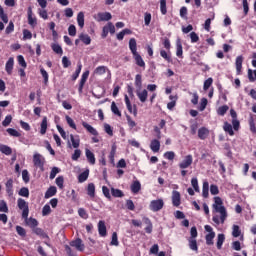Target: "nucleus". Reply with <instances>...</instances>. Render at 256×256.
<instances>
[{"label": "nucleus", "instance_id": "9b49d317", "mask_svg": "<svg viewBox=\"0 0 256 256\" xmlns=\"http://www.w3.org/2000/svg\"><path fill=\"white\" fill-rule=\"evenodd\" d=\"M113 19V16L111 15L110 12H99L97 14L96 21L101 22V21H111Z\"/></svg>", "mask_w": 256, "mask_h": 256}, {"label": "nucleus", "instance_id": "6e6d98bb", "mask_svg": "<svg viewBox=\"0 0 256 256\" xmlns=\"http://www.w3.org/2000/svg\"><path fill=\"white\" fill-rule=\"evenodd\" d=\"M78 215L79 217H81V219H89V214L87 213V210H85V208H79Z\"/></svg>", "mask_w": 256, "mask_h": 256}, {"label": "nucleus", "instance_id": "37998d69", "mask_svg": "<svg viewBox=\"0 0 256 256\" xmlns=\"http://www.w3.org/2000/svg\"><path fill=\"white\" fill-rule=\"evenodd\" d=\"M229 111V106L227 105H223V106H220L218 109H217V115H220V117H224V115Z\"/></svg>", "mask_w": 256, "mask_h": 256}, {"label": "nucleus", "instance_id": "72a5a7b5", "mask_svg": "<svg viewBox=\"0 0 256 256\" xmlns=\"http://www.w3.org/2000/svg\"><path fill=\"white\" fill-rule=\"evenodd\" d=\"M79 39L82 41V43H84V45H91V36H89V34L81 33L79 35Z\"/></svg>", "mask_w": 256, "mask_h": 256}, {"label": "nucleus", "instance_id": "052dcab7", "mask_svg": "<svg viewBox=\"0 0 256 256\" xmlns=\"http://www.w3.org/2000/svg\"><path fill=\"white\" fill-rule=\"evenodd\" d=\"M110 245H114L115 247H119V239L117 237V232H113L112 240L110 242Z\"/></svg>", "mask_w": 256, "mask_h": 256}, {"label": "nucleus", "instance_id": "0e129e2a", "mask_svg": "<svg viewBox=\"0 0 256 256\" xmlns=\"http://www.w3.org/2000/svg\"><path fill=\"white\" fill-rule=\"evenodd\" d=\"M22 179H23L24 183H29V181L31 180V178L29 176V171L27 169L22 171Z\"/></svg>", "mask_w": 256, "mask_h": 256}, {"label": "nucleus", "instance_id": "b1692460", "mask_svg": "<svg viewBox=\"0 0 256 256\" xmlns=\"http://www.w3.org/2000/svg\"><path fill=\"white\" fill-rule=\"evenodd\" d=\"M85 153H86V159L90 163V165H95V161H96L95 154L89 149H86Z\"/></svg>", "mask_w": 256, "mask_h": 256}, {"label": "nucleus", "instance_id": "dca6fc26", "mask_svg": "<svg viewBox=\"0 0 256 256\" xmlns=\"http://www.w3.org/2000/svg\"><path fill=\"white\" fill-rule=\"evenodd\" d=\"M82 127L88 131L91 135H94V137H97L99 135V132H97V129H95L93 126L89 125V123L82 121Z\"/></svg>", "mask_w": 256, "mask_h": 256}, {"label": "nucleus", "instance_id": "4be33fe9", "mask_svg": "<svg viewBox=\"0 0 256 256\" xmlns=\"http://www.w3.org/2000/svg\"><path fill=\"white\" fill-rule=\"evenodd\" d=\"M70 141L74 149H79V145H81V140L79 139V135L74 136L73 134H71Z\"/></svg>", "mask_w": 256, "mask_h": 256}, {"label": "nucleus", "instance_id": "0eeeda50", "mask_svg": "<svg viewBox=\"0 0 256 256\" xmlns=\"http://www.w3.org/2000/svg\"><path fill=\"white\" fill-rule=\"evenodd\" d=\"M193 165V156L191 154L185 156L184 160L179 164L180 169H188Z\"/></svg>", "mask_w": 256, "mask_h": 256}, {"label": "nucleus", "instance_id": "2f4dec72", "mask_svg": "<svg viewBox=\"0 0 256 256\" xmlns=\"http://www.w3.org/2000/svg\"><path fill=\"white\" fill-rule=\"evenodd\" d=\"M188 243H189V248L191 249V251H195L196 253L199 251V246L197 245L196 239L189 238Z\"/></svg>", "mask_w": 256, "mask_h": 256}, {"label": "nucleus", "instance_id": "c85d7f7f", "mask_svg": "<svg viewBox=\"0 0 256 256\" xmlns=\"http://www.w3.org/2000/svg\"><path fill=\"white\" fill-rule=\"evenodd\" d=\"M57 195V187L50 186L45 193V199H50V197H55Z\"/></svg>", "mask_w": 256, "mask_h": 256}, {"label": "nucleus", "instance_id": "9d476101", "mask_svg": "<svg viewBox=\"0 0 256 256\" xmlns=\"http://www.w3.org/2000/svg\"><path fill=\"white\" fill-rule=\"evenodd\" d=\"M70 246L75 247L77 251H85V244H83V240H81V238H77L70 242Z\"/></svg>", "mask_w": 256, "mask_h": 256}, {"label": "nucleus", "instance_id": "f3484780", "mask_svg": "<svg viewBox=\"0 0 256 256\" xmlns=\"http://www.w3.org/2000/svg\"><path fill=\"white\" fill-rule=\"evenodd\" d=\"M150 149L153 153H159L161 149V142L158 139H153L150 143Z\"/></svg>", "mask_w": 256, "mask_h": 256}, {"label": "nucleus", "instance_id": "c9c22d12", "mask_svg": "<svg viewBox=\"0 0 256 256\" xmlns=\"http://www.w3.org/2000/svg\"><path fill=\"white\" fill-rule=\"evenodd\" d=\"M176 55L183 59V44H181V40L176 42Z\"/></svg>", "mask_w": 256, "mask_h": 256}, {"label": "nucleus", "instance_id": "69168bd1", "mask_svg": "<svg viewBox=\"0 0 256 256\" xmlns=\"http://www.w3.org/2000/svg\"><path fill=\"white\" fill-rule=\"evenodd\" d=\"M63 183H65V178H63V176H58L56 178V185L59 187V189H63Z\"/></svg>", "mask_w": 256, "mask_h": 256}, {"label": "nucleus", "instance_id": "aec40b11", "mask_svg": "<svg viewBox=\"0 0 256 256\" xmlns=\"http://www.w3.org/2000/svg\"><path fill=\"white\" fill-rule=\"evenodd\" d=\"M136 95L141 103H145L147 101L149 92H147L146 89H144L142 91L137 90Z\"/></svg>", "mask_w": 256, "mask_h": 256}, {"label": "nucleus", "instance_id": "ea45409f", "mask_svg": "<svg viewBox=\"0 0 256 256\" xmlns=\"http://www.w3.org/2000/svg\"><path fill=\"white\" fill-rule=\"evenodd\" d=\"M135 87H137V89H141V87H143V77L141 76V74H137L135 76Z\"/></svg>", "mask_w": 256, "mask_h": 256}, {"label": "nucleus", "instance_id": "a18cd8bd", "mask_svg": "<svg viewBox=\"0 0 256 256\" xmlns=\"http://www.w3.org/2000/svg\"><path fill=\"white\" fill-rule=\"evenodd\" d=\"M223 243H225V234H218L217 249H221V247H223Z\"/></svg>", "mask_w": 256, "mask_h": 256}, {"label": "nucleus", "instance_id": "39448f33", "mask_svg": "<svg viewBox=\"0 0 256 256\" xmlns=\"http://www.w3.org/2000/svg\"><path fill=\"white\" fill-rule=\"evenodd\" d=\"M164 206L165 202H163V199L152 200L150 202L149 209L150 211L157 213V211H161V209H163Z\"/></svg>", "mask_w": 256, "mask_h": 256}, {"label": "nucleus", "instance_id": "c03bdc74", "mask_svg": "<svg viewBox=\"0 0 256 256\" xmlns=\"http://www.w3.org/2000/svg\"><path fill=\"white\" fill-rule=\"evenodd\" d=\"M66 119V123L69 125V127H71V129H74L75 131H77V125L75 124V121L73 120V118H71V116L67 115L65 117Z\"/></svg>", "mask_w": 256, "mask_h": 256}, {"label": "nucleus", "instance_id": "c756f323", "mask_svg": "<svg viewBox=\"0 0 256 256\" xmlns=\"http://www.w3.org/2000/svg\"><path fill=\"white\" fill-rule=\"evenodd\" d=\"M223 130L225 133L229 134L230 137H233L235 135V132L233 131V126L229 122H224Z\"/></svg>", "mask_w": 256, "mask_h": 256}, {"label": "nucleus", "instance_id": "7ed1b4c3", "mask_svg": "<svg viewBox=\"0 0 256 256\" xmlns=\"http://www.w3.org/2000/svg\"><path fill=\"white\" fill-rule=\"evenodd\" d=\"M33 163L34 167L40 169V171H45V157L39 153H35L33 155Z\"/></svg>", "mask_w": 256, "mask_h": 256}, {"label": "nucleus", "instance_id": "393cba45", "mask_svg": "<svg viewBox=\"0 0 256 256\" xmlns=\"http://www.w3.org/2000/svg\"><path fill=\"white\" fill-rule=\"evenodd\" d=\"M28 24L31 27H35V25H37V18L33 17V10L31 8L28 9Z\"/></svg>", "mask_w": 256, "mask_h": 256}, {"label": "nucleus", "instance_id": "f8f14e48", "mask_svg": "<svg viewBox=\"0 0 256 256\" xmlns=\"http://www.w3.org/2000/svg\"><path fill=\"white\" fill-rule=\"evenodd\" d=\"M15 65V59L10 57L5 65V71L8 75H13V67Z\"/></svg>", "mask_w": 256, "mask_h": 256}, {"label": "nucleus", "instance_id": "79ce46f5", "mask_svg": "<svg viewBox=\"0 0 256 256\" xmlns=\"http://www.w3.org/2000/svg\"><path fill=\"white\" fill-rule=\"evenodd\" d=\"M51 49L57 55H63V48L61 47V45L54 43V44L51 45Z\"/></svg>", "mask_w": 256, "mask_h": 256}, {"label": "nucleus", "instance_id": "58836bf2", "mask_svg": "<svg viewBox=\"0 0 256 256\" xmlns=\"http://www.w3.org/2000/svg\"><path fill=\"white\" fill-rule=\"evenodd\" d=\"M107 73V67L106 66H98L94 72L93 75H105Z\"/></svg>", "mask_w": 256, "mask_h": 256}, {"label": "nucleus", "instance_id": "4d7b16f0", "mask_svg": "<svg viewBox=\"0 0 256 256\" xmlns=\"http://www.w3.org/2000/svg\"><path fill=\"white\" fill-rule=\"evenodd\" d=\"M111 194H112V197H124L125 195L123 194V191L116 188H111Z\"/></svg>", "mask_w": 256, "mask_h": 256}, {"label": "nucleus", "instance_id": "603ef678", "mask_svg": "<svg viewBox=\"0 0 256 256\" xmlns=\"http://www.w3.org/2000/svg\"><path fill=\"white\" fill-rule=\"evenodd\" d=\"M40 73L44 79V85H47L49 83V73H47V70L44 68L40 69Z\"/></svg>", "mask_w": 256, "mask_h": 256}, {"label": "nucleus", "instance_id": "5701e85b", "mask_svg": "<svg viewBox=\"0 0 256 256\" xmlns=\"http://www.w3.org/2000/svg\"><path fill=\"white\" fill-rule=\"evenodd\" d=\"M130 189H131L132 193H134V195H137V193H139V191H141V182H139V180L134 181L131 184Z\"/></svg>", "mask_w": 256, "mask_h": 256}, {"label": "nucleus", "instance_id": "a211bd4d", "mask_svg": "<svg viewBox=\"0 0 256 256\" xmlns=\"http://www.w3.org/2000/svg\"><path fill=\"white\" fill-rule=\"evenodd\" d=\"M133 58L138 67L145 69V61L143 60V57H141V54H139V52L136 54H133Z\"/></svg>", "mask_w": 256, "mask_h": 256}, {"label": "nucleus", "instance_id": "a878e982", "mask_svg": "<svg viewBox=\"0 0 256 256\" xmlns=\"http://www.w3.org/2000/svg\"><path fill=\"white\" fill-rule=\"evenodd\" d=\"M5 187L8 197H11L13 195V179L10 178L9 180H7V182L5 183Z\"/></svg>", "mask_w": 256, "mask_h": 256}, {"label": "nucleus", "instance_id": "f704fd0d", "mask_svg": "<svg viewBox=\"0 0 256 256\" xmlns=\"http://www.w3.org/2000/svg\"><path fill=\"white\" fill-rule=\"evenodd\" d=\"M0 151L4 154V155H12L13 153V149H11V147L5 145V144H0Z\"/></svg>", "mask_w": 256, "mask_h": 256}, {"label": "nucleus", "instance_id": "4c0bfd02", "mask_svg": "<svg viewBox=\"0 0 256 256\" xmlns=\"http://www.w3.org/2000/svg\"><path fill=\"white\" fill-rule=\"evenodd\" d=\"M40 133L42 135H45V133H47V117L44 116L42 119V122L40 124Z\"/></svg>", "mask_w": 256, "mask_h": 256}, {"label": "nucleus", "instance_id": "680f3d73", "mask_svg": "<svg viewBox=\"0 0 256 256\" xmlns=\"http://www.w3.org/2000/svg\"><path fill=\"white\" fill-rule=\"evenodd\" d=\"M18 195H20V197H29V188L27 187H22L19 192Z\"/></svg>", "mask_w": 256, "mask_h": 256}, {"label": "nucleus", "instance_id": "6e6552de", "mask_svg": "<svg viewBox=\"0 0 256 256\" xmlns=\"http://www.w3.org/2000/svg\"><path fill=\"white\" fill-rule=\"evenodd\" d=\"M172 205L173 207L181 205V193L177 190L172 191Z\"/></svg>", "mask_w": 256, "mask_h": 256}, {"label": "nucleus", "instance_id": "4468645a", "mask_svg": "<svg viewBox=\"0 0 256 256\" xmlns=\"http://www.w3.org/2000/svg\"><path fill=\"white\" fill-rule=\"evenodd\" d=\"M98 232L100 237H107V226L105 225V221L100 220L98 222Z\"/></svg>", "mask_w": 256, "mask_h": 256}, {"label": "nucleus", "instance_id": "1a4fd4ad", "mask_svg": "<svg viewBox=\"0 0 256 256\" xmlns=\"http://www.w3.org/2000/svg\"><path fill=\"white\" fill-rule=\"evenodd\" d=\"M87 79H89V70H86L85 72H83L81 76L79 87H78L79 93H83V87H85V83H87Z\"/></svg>", "mask_w": 256, "mask_h": 256}, {"label": "nucleus", "instance_id": "2eb2a0df", "mask_svg": "<svg viewBox=\"0 0 256 256\" xmlns=\"http://www.w3.org/2000/svg\"><path fill=\"white\" fill-rule=\"evenodd\" d=\"M243 55L236 57V75H241V70L243 69Z\"/></svg>", "mask_w": 256, "mask_h": 256}, {"label": "nucleus", "instance_id": "412c9836", "mask_svg": "<svg viewBox=\"0 0 256 256\" xmlns=\"http://www.w3.org/2000/svg\"><path fill=\"white\" fill-rule=\"evenodd\" d=\"M160 56L164 61H167V63H173V58L171 57V51L168 52L166 50H160Z\"/></svg>", "mask_w": 256, "mask_h": 256}, {"label": "nucleus", "instance_id": "20e7f679", "mask_svg": "<svg viewBox=\"0 0 256 256\" xmlns=\"http://www.w3.org/2000/svg\"><path fill=\"white\" fill-rule=\"evenodd\" d=\"M205 231H207V235L205 236L206 239V245H214L213 239H215V231H213V227L210 225L204 226Z\"/></svg>", "mask_w": 256, "mask_h": 256}, {"label": "nucleus", "instance_id": "7c9ffc66", "mask_svg": "<svg viewBox=\"0 0 256 256\" xmlns=\"http://www.w3.org/2000/svg\"><path fill=\"white\" fill-rule=\"evenodd\" d=\"M77 23L80 29H83L85 27V13L79 12L77 15Z\"/></svg>", "mask_w": 256, "mask_h": 256}, {"label": "nucleus", "instance_id": "49530a36", "mask_svg": "<svg viewBox=\"0 0 256 256\" xmlns=\"http://www.w3.org/2000/svg\"><path fill=\"white\" fill-rule=\"evenodd\" d=\"M160 11L162 15H167V0H160Z\"/></svg>", "mask_w": 256, "mask_h": 256}, {"label": "nucleus", "instance_id": "8fccbe9b", "mask_svg": "<svg viewBox=\"0 0 256 256\" xmlns=\"http://www.w3.org/2000/svg\"><path fill=\"white\" fill-rule=\"evenodd\" d=\"M115 153H117V147L112 146V149L108 156V159H109L110 163H112V164L115 163Z\"/></svg>", "mask_w": 256, "mask_h": 256}, {"label": "nucleus", "instance_id": "de8ad7c7", "mask_svg": "<svg viewBox=\"0 0 256 256\" xmlns=\"http://www.w3.org/2000/svg\"><path fill=\"white\" fill-rule=\"evenodd\" d=\"M81 69H83V65L78 64L75 73L72 75V81H77L79 75H81Z\"/></svg>", "mask_w": 256, "mask_h": 256}, {"label": "nucleus", "instance_id": "5fc2aeb1", "mask_svg": "<svg viewBox=\"0 0 256 256\" xmlns=\"http://www.w3.org/2000/svg\"><path fill=\"white\" fill-rule=\"evenodd\" d=\"M232 236L233 237H240L241 236V228H239V225H233Z\"/></svg>", "mask_w": 256, "mask_h": 256}, {"label": "nucleus", "instance_id": "09e8293b", "mask_svg": "<svg viewBox=\"0 0 256 256\" xmlns=\"http://www.w3.org/2000/svg\"><path fill=\"white\" fill-rule=\"evenodd\" d=\"M0 213H9V207L5 200H0Z\"/></svg>", "mask_w": 256, "mask_h": 256}, {"label": "nucleus", "instance_id": "bb28decb", "mask_svg": "<svg viewBox=\"0 0 256 256\" xmlns=\"http://www.w3.org/2000/svg\"><path fill=\"white\" fill-rule=\"evenodd\" d=\"M129 49H130L132 55L139 53V52H137V40H135V38H131L129 40Z\"/></svg>", "mask_w": 256, "mask_h": 256}, {"label": "nucleus", "instance_id": "bf43d9fd", "mask_svg": "<svg viewBox=\"0 0 256 256\" xmlns=\"http://www.w3.org/2000/svg\"><path fill=\"white\" fill-rule=\"evenodd\" d=\"M213 85V78H208L204 81L203 89L204 91H208V89Z\"/></svg>", "mask_w": 256, "mask_h": 256}, {"label": "nucleus", "instance_id": "13d9d810", "mask_svg": "<svg viewBox=\"0 0 256 256\" xmlns=\"http://www.w3.org/2000/svg\"><path fill=\"white\" fill-rule=\"evenodd\" d=\"M6 131L11 137H21V134L16 129L8 128Z\"/></svg>", "mask_w": 256, "mask_h": 256}, {"label": "nucleus", "instance_id": "a19ab883", "mask_svg": "<svg viewBox=\"0 0 256 256\" xmlns=\"http://www.w3.org/2000/svg\"><path fill=\"white\" fill-rule=\"evenodd\" d=\"M87 195H89V197H91V198L95 197V184L94 183L88 184Z\"/></svg>", "mask_w": 256, "mask_h": 256}, {"label": "nucleus", "instance_id": "774afa93", "mask_svg": "<svg viewBox=\"0 0 256 256\" xmlns=\"http://www.w3.org/2000/svg\"><path fill=\"white\" fill-rule=\"evenodd\" d=\"M164 158L168 159V161H173L175 159V152L173 151H168L164 154Z\"/></svg>", "mask_w": 256, "mask_h": 256}, {"label": "nucleus", "instance_id": "f257e3e1", "mask_svg": "<svg viewBox=\"0 0 256 256\" xmlns=\"http://www.w3.org/2000/svg\"><path fill=\"white\" fill-rule=\"evenodd\" d=\"M17 206L18 209L22 211V219L25 220L26 225H28L32 231L36 229L39 225V221L33 217L29 218V203H27V201H25L23 198H18Z\"/></svg>", "mask_w": 256, "mask_h": 256}, {"label": "nucleus", "instance_id": "423d86ee", "mask_svg": "<svg viewBox=\"0 0 256 256\" xmlns=\"http://www.w3.org/2000/svg\"><path fill=\"white\" fill-rule=\"evenodd\" d=\"M115 35V25H113V22H108L102 29L101 37L102 39H106L107 35Z\"/></svg>", "mask_w": 256, "mask_h": 256}, {"label": "nucleus", "instance_id": "ddd939ff", "mask_svg": "<svg viewBox=\"0 0 256 256\" xmlns=\"http://www.w3.org/2000/svg\"><path fill=\"white\" fill-rule=\"evenodd\" d=\"M209 129L207 127H201L198 129V138L201 139V141H205L209 137Z\"/></svg>", "mask_w": 256, "mask_h": 256}, {"label": "nucleus", "instance_id": "473e14b6", "mask_svg": "<svg viewBox=\"0 0 256 256\" xmlns=\"http://www.w3.org/2000/svg\"><path fill=\"white\" fill-rule=\"evenodd\" d=\"M89 179V169H86L84 172L80 173L78 176L79 183H85Z\"/></svg>", "mask_w": 256, "mask_h": 256}, {"label": "nucleus", "instance_id": "3c124183", "mask_svg": "<svg viewBox=\"0 0 256 256\" xmlns=\"http://www.w3.org/2000/svg\"><path fill=\"white\" fill-rule=\"evenodd\" d=\"M18 65H21L23 69H27V62L25 61V57L23 55L17 56Z\"/></svg>", "mask_w": 256, "mask_h": 256}, {"label": "nucleus", "instance_id": "e433bc0d", "mask_svg": "<svg viewBox=\"0 0 256 256\" xmlns=\"http://www.w3.org/2000/svg\"><path fill=\"white\" fill-rule=\"evenodd\" d=\"M202 196L204 197V199H207V197H209V182L207 181L203 182Z\"/></svg>", "mask_w": 256, "mask_h": 256}, {"label": "nucleus", "instance_id": "f03ea898", "mask_svg": "<svg viewBox=\"0 0 256 256\" xmlns=\"http://www.w3.org/2000/svg\"><path fill=\"white\" fill-rule=\"evenodd\" d=\"M213 209L216 211V213H220V220L219 216L215 215L212 217V221L216 225L225 223V220L227 219V209L225 208V206H223V200L221 199V197H214Z\"/></svg>", "mask_w": 256, "mask_h": 256}, {"label": "nucleus", "instance_id": "6ab92c4d", "mask_svg": "<svg viewBox=\"0 0 256 256\" xmlns=\"http://www.w3.org/2000/svg\"><path fill=\"white\" fill-rule=\"evenodd\" d=\"M32 231L35 233V235L41 237V239H48L49 241V235L45 232V230H43V228L36 227Z\"/></svg>", "mask_w": 256, "mask_h": 256}, {"label": "nucleus", "instance_id": "e2e57ef3", "mask_svg": "<svg viewBox=\"0 0 256 256\" xmlns=\"http://www.w3.org/2000/svg\"><path fill=\"white\" fill-rule=\"evenodd\" d=\"M248 79L250 81V83H253V81H255L256 79V70H251V69H248Z\"/></svg>", "mask_w": 256, "mask_h": 256}, {"label": "nucleus", "instance_id": "864d4df0", "mask_svg": "<svg viewBox=\"0 0 256 256\" xmlns=\"http://www.w3.org/2000/svg\"><path fill=\"white\" fill-rule=\"evenodd\" d=\"M111 111L114 115H117V117H121V112L119 111V107H117L115 102L111 103Z\"/></svg>", "mask_w": 256, "mask_h": 256}, {"label": "nucleus", "instance_id": "cd10ccee", "mask_svg": "<svg viewBox=\"0 0 256 256\" xmlns=\"http://www.w3.org/2000/svg\"><path fill=\"white\" fill-rule=\"evenodd\" d=\"M143 221L147 227L145 228V232L148 234L153 233V223L151 222V219L144 217Z\"/></svg>", "mask_w": 256, "mask_h": 256}, {"label": "nucleus", "instance_id": "338daca9", "mask_svg": "<svg viewBox=\"0 0 256 256\" xmlns=\"http://www.w3.org/2000/svg\"><path fill=\"white\" fill-rule=\"evenodd\" d=\"M61 172V169L57 168V167H53L51 172H50V179H54L55 177H57V174Z\"/></svg>", "mask_w": 256, "mask_h": 256}]
</instances>
